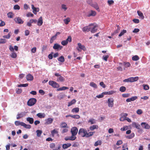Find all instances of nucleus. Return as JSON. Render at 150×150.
<instances>
[{"label":"nucleus","mask_w":150,"mask_h":150,"mask_svg":"<svg viewBox=\"0 0 150 150\" xmlns=\"http://www.w3.org/2000/svg\"><path fill=\"white\" fill-rule=\"evenodd\" d=\"M14 14L12 12H9L7 13V16L8 18H12Z\"/></svg>","instance_id":"e433bc0d"},{"label":"nucleus","mask_w":150,"mask_h":150,"mask_svg":"<svg viewBox=\"0 0 150 150\" xmlns=\"http://www.w3.org/2000/svg\"><path fill=\"white\" fill-rule=\"evenodd\" d=\"M37 101L36 99L35 98H31L27 102V105L29 106H31L34 105Z\"/></svg>","instance_id":"f03ea898"},{"label":"nucleus","mask_w":150,"mask_h":150,"mask_svg":"<svg viewBox=\"0 0 150 150\" xmlns=\"http://www.w3.org/2000/svg\"><path fill=\"white\" fill-rule=\"evenodd\" d=\"M49 84L55 88H58L59 86V85L58 83L55 81H50L49 82Z\"/></svg>","instance_id":"7ed1b4c3"},{"label":"nucleus","mask_w":150,"mask_h":150,"mask_svg":"<svg viewBox=\"0 0 150 150\" xmlns=\"http://www.w3.org/2000/svg\"><path fill=\"white\" fill-rule=\"evenodd\" d=\"M89 85L95 88H98V86H97V85L95 83H94L93 82H90L89 84Z\"/></svg>","instance_id":"b1692460"},{"label":"nucleus","mask_w":150,"mask_h":150,"mask_svg":"<svg viewBox=\"0 0 150 150\" xmlns=\"http://www.w3.org/2000/svg\"><path fill=\"white\" fill-rule=\"evenodd\" d=\"M43 23V21L42 19V17H40L39 18L38 20V25L39 26L41 25Z\"/></svg>","instance_id":"4be33fe9"},{"label":"nucleus","mask_w":150,"mask_h":150,"mask_svg":"<svg viewBox=\"0 0 150 150\" xmlns=\"http://www.w3.org/2000/svg\"><path fill=\"white\" fill-rule=\"evenodd\" d=\"M87 133L88 132L86 129L82 128L79 130L78 134L83 137H87Z\"/></svg>","instance_id":"f257e3e1"},{"label":"nucleus","mask_w":150,"mask_h":150,"mask_svg":"<svg viewBox=\"0 0 150 150\" xmlns=\"http://www.w3.org/2000/svg\"><path fill=\"white\" fill-rule=\"evenodd\" d=\"M127 32V30H123L120 33L119 35V37H121L125 33Z\"/></svg>","instance_id":"c03bdc74"},{"label":"nucleus","mask_w":150,"mask_h":150,"mask_svg":"<svg viewBox=\"0 0 150 150\" xmlns=\"http://www.w3.org/2000/svg\"><path fill=\"white\" fill-rule=\"evenodd\" d=\"M6 42V41L5 39L1 38L0 39V44L5 43Z\"/></svg>","instance_id":"6e6d98bb"},{"label":"nucleus","mask_w":150,"mask_h":150,"mask_svg":"<svg viewBox=\"0 0 150 150\" xmlns=\"http://www.w3.org/2000/svg\"><path fill=\"white\" fill-rule=\"evenodd\" d=\"M61 127L62 128H68L67 124L65 122H62L61 123L60 125Z\"/></svg>","instance_id":"2f4dec72"},{"label":"nucleus","mask_w":150,"mask_h":150,"mask_svg":"<svg viewBox=\"0 0 150 150\" xmlns=\"http://www.w3.org/2000/svg\"><path fill=\"white\" fill-rule=\"evenodd\" d=\"M129 82H132L137 81L139 79L138 77H131L129 78Z\"/></svg>","instance_id":"4468645a"},{"label":"nucleus","mask_w":150,"mask_h":150,"mask_svg":"<svg viewBox=\"0 0 150 150\" xmlns=\"http://www.w3.org/2000/svg\"><path fill=\"white\" fill-rule=\"evenodd\" d=\"M133 125L136 128L138 129H140V125L139 124L136 122H134L133 123Z\"/></svg>","instance_id":"58836bf2"},{"label":"nucleus","mask_w":150,"mask_h":150,"mask_svg":"<svg viewBox=\"0 0 150 150\" xmlns=\"http://www.w3.org/2000/svg\"><path fill=\"white\" fill-rule=\"evenodd\" d=\"M53 48L54 50H61L62 48V47L57 43H55L54 44Z\"/></svg>","instance_id":"9d476101"},{"label":"nucleus","mask_w":150,"mask_h":150,"mask_svg":"<svg viewBox=\"0 0 150 150\" xmlns=\"http://www.w3.org/2000/svg\"><path fill=\"white\" fill-rule=\"evenodd\" d=\"M20 7L18 5H15L13 6V9L14 10H19L20 9Z\"/></svg>","instance_id":"603ef678"},{"label":"nucleus","mask_w":150,"mask_h":150,"mask_svg":"<svg viewBox=\"0 0 150 150\" xmlns=\"http://www.w3.org/2000/svg\"><path fill=\"white\" fill-rule=\"evenodd\" d=\"M93 25V24H91L89 25L84 27L82 29V30L83 32L87 31L88 32L91 29V26Z\"/></svg>","instance_id":"423d86ee"},{"label":"nucleus","mask_w":150,"mask_h":150,"mask_svg":"<svg viewBox=\"0 0 150 150\" xmlns=\"http://www.w3.org/2000/svg\"><path fill=\"white\" fill-rule=\"evenodd\" d=\"M10 36L11 35L10 34V33H9L8 35H4L3 36V37L6 39H9L10 38Z\"/></svg>","instance_id":"0e129e2a"},{"label":"nucleus","mask_w":150,"mask_h":150,"mask_svg":"<svg viewBox=\"0 0 150 150\" xmlns=\"http://www.w3.org/2000/svg\"><path fill=\"white\" fill-rule=\"evenodd\" d=\"M58 132L55 129L51 131V134L53 137H54L55 134H58Z\"/></svg>","instance_id":"ea45409f"},{"label":"nucleus","mask_w":150,"mask_h":150,"mask_svg":"<svg viewBox=\"0 0 150 150\" xmlns=\"http://www.w3.org/2000/svg\"><path fill=\"white\" fill-rule=\"evenodd\" d=\"M98 126L97 125H93L92 126H91L90 127L89 129L91 130H93L95 129H98Z\"/></svg>","instance_id":"c85d7f7f"},{"label":"nucleus","mask_w":150,"mask_h":150,"mask_svg":"<svg viewBox=\"0 0 150 150\" xmlns=\"http://www.w3.org/2000/svg\"><path fill=\"white\" fill-rule=\"evenodd\" d=\"M122 148H125V149L128 150V148L127 147V143L124 144L122 146Z\"/></svg>","instance_id":"bf43d9fd"},{"label":"nucleus","mask_w":150,"mask_h":150,"mask_svg":"<svg viewBox=\"0 0 150 150\" xmlns=\"http://www.w3.org/2000/svg\"><path fill=\"white\" fill-rule=\"evenodd\" d=\"M143 87H144V89L145 90H148L149 88V87L148 85H143Z\"/></svg>","instance_id":"680f3d73"},{"label":"nucleus","mask_w":150,"mask_h":150,"mask_svg":"<svg viewBox=\"0 0 150 150\" xmlns=\"http://www.w3.org/2000/svg\"><path fill=\"white\" fill-rule=\"evenodd\" d=\"M103 96L104 94L103 93L100 94L96 96V97L98 98H103Z\"/></svg>","instance_id":"69168bd1"},{"label":"nucleus","mask_w":150,"mask_h":150,"mask_svg":"<svg viewBox=\"0 0 150 150\" xmlns=\"http://www.w3.org/2000/svg\"><path fill=\"white\" fill-rule=\"evenodd\" d=\"M90 5L92 6V7H94L95 8L96 10H97L98 11H100L99 8V6L96 3H95L93 4H92L91 3V0H90Z\"/></svg>","instance_id":"1a4fd4ad"},{"label":"nucleus","mask_w":150,"mask_h":150,"mask_svg":"<svg viewBox=\"0 0 150 150\" xmlns=\"http://www.w3.org/2000/svg\"><path fill=\"white\" fill-rule=\"evenodd\" d=\"M22 126L26 129H30L31 127V126L30 125H27L25 123L23 122L22 124Z\"/></svg>","instance_id":"a878e982"},{"label":"nucleus","mask_w":150,"mask_h":150,"mask_svg":"<svg viewBox=\"0 0 150 150\" xmlns=\"http://www.w3.org/2000/svg\"><path fill=\"white\" fill-rule=\"evenodd\" d=\"M141 125L142 127L145 129H149L150 128V126L145 122H142Z\"/></svg>","instance_id":"f8f14e48"},{"label":"nucleus","mask_w":150,"mask_h":150,"mask_svg":"<svg viewBox=\"0 0 150 150\" xmlns=\"http://www.w3.org/2000/svg\"><path fill=\"white\" fill-rule=\"evenodd\" d=\"M126 90V88L125 86L121 87L120 88V91L121 92H124Z\"/></svg>","instance_id":"de8ad7c7"},{"label":"nucleus","mask_w":150,"mask_h":150,"mask_svg":"<svg viewBox=\"0 0 150 150\" xmlns=\"http://www.w3.org/2000/svg\"><path fill=\"white\" fill-rule=\"evenodd\" d=\"M78 45L79 48H80V49L84 51L86 50V48L83 45H82L81 43H78Z\"/></svg>","instance_id":"a211bd4d"},{"label":"nucleus","mask_w":150,"mask_h":150,"mask_svg":"<svg viewBox=\"0 0 150 150\" xmlns=\"http://www.w3.org/2000/svg\"><path fill=\"white\" fill-rule=\"evenodd\" d=\"M69 89V88L65 86H63L62 87L59 88L57 89V91H62V90H64L66 89Z\"/></svg>","instance_id":"c9c22d12"},{"label":"nucleus","mask_w":150,"mask_h":150,"mask_svg":"<svg viewBox=\"0 0 150 150\" xmlns=\"http://www.w3.org/2000/svg\"><path fill=\"white\" fill-rule=\"evenodd\" d=\"M32 8L33 10V12L35 14H36L37 12L39 11V8H35L34 6L33 5H31Z\"/></svg>","instance_id":"ddd939ff"},{"label":"nucleus","mask_w":150,"mask_h":150,"mask_svg":"<svg viewBox=\"0 0 150 150\" xmlns=\"http://www.w3.org/2000/svg\"><path fill=\"white\" fill-rule=\"evenodd\" d=\"M71 137V141H74L75 140L76 138V137L75 135H73V134H72V135L71 136H70Z\"/></svg>","instance_id":"5fc2aeb1"},{"label":"nucleus","mask_w":150,"mask_h":150,"mask_svg":"<svg viewBox=\"0 0 150 150\" xmlns=\"http://www.w3.org/2000/svg\"><path fill=\"white\" fill-rule=\"evenodd\" d=\"M139 59V57L137 55H135L132 57V60L134 61H137Z\"/></svg>","instance_id":"f704fd0d"},{"label":"nucleus","mask_w":150,"mask_h":150,"mask_svg":"<svg viewBox=\"0 0 150 150\" xmlns=\"http://www.w3.org/2000/svg\"><path fill=\"white\" fill-rule=\"evenodd\" d=\"M26 120L27 121L29 122L30 124H32L34 122L33 119L30 117H28L26 118Z\"/></svg>","instance_id":"5701e85b"},{"label":"nucleus","mask_w":150,"mask_h":150,"mask_svg":"<svg viewBox=\"0 0 150 150\" xmlns=\"http://www.w3.org/2000/svg\"><path fill=\"white\" fill-rule=\"evenodd\" d=\"M137 13L139 16L141 17L142 19H144V16L143 13L141 11H137Z\"/></svg>","instance_id":"c756f323"},{"label":"nucleus","mask_w":150,"mask_h":150,"mask_svg":"<svg viewBox=\"0 0 150 150\" xmlns=\"http://www.w3.org/2000/svg\"><path fill=\"white\" fill-rule=\"evenodd\" d=\"M88 122V123H90L91 124H93L96 123V121L94 119L92 118L90 119Z\"/></svg>","instance_id":"79ce46f5"},{"label":"nucleus","mask_w":150,"mask_h":150,"mask_svg":"<svg viewBox=\"0 0 150 150\" xmlns=\"http://www.w3.org/2000/svg\"><path fill=\"white\" fill-rule=\"evenodd\" d=\"M96 27L97 26H94L93 25V26H91V29H90V30L92 33H94L96 32L97 30V29L96 28Z\"/></svg>","instance_id":"f3484780"},{"label":"nucleus","mask_w":150,"mask_h":150,"mask_svg":"<svg viewBox=\"0 0 150 150\" xmlns=\"http://www.w3.org/2000/svg\"><path fill=\"white\" fill-rule=\"evenodd\" d=\"M95 133V132H90L87 133V137H88L92 136Z\"/></svg>","instance_id":"3c124183"},{"label":"nucleus","mask_w":150,"mask_h":150,"mask_svg":"<svg viewBox=\"0 0 150 150\" xmlns=\"http://www.w3.org/2000/svg\"><path fill=\"white\" fill-rule=\"evenodd\" d=\"M70 21V19L69 18H67L66 19L64 20V23L67 25L68 24Z\"/></svg>","instance_id":"a19ab883"},{"label":"nucleus","mask_w":150,"mask_h":150,"mask_svg":"<svg viewBox=\"0 0 150 150\" xmlns=\"http://www.w3.org/2000/svg\"><path fill=\"white\" fill-rule=\"evenodd\" d=\"M23 122H20L19 121H16L15 122V124L16 126H18L21 125L22 126V123H23Z\"/></svg>","instance_id":"a18cd8bd"},{"label":"nucleus","mask_w":150,"mask_h":150,"mask_svg":"<svg viewBox=\"0 0 150 150\" xmlns=\"http://www.w3.org/2000/svg\"><path fill=\"white\" fill-rule=\"evenodd\" d=\"M36 132L37 133V136L38 137H40L42 133V131L41 130H37L36 131Z\"/></svg>","instance_id":"7c9ffc66"},{"label":"nucleus","mask_w":150,"mask_h":150,"mask_svg":"<svg viewBox=\"0 0 150 150\" xmlns=\"http://www.w3.org/2000/svg\"><path fill=\"white\" fill-rule=\"evenodd\" d=\"M25 112H22L20 113H18L17 115V119L18 120L21 118L23 117L25 115Z\"/></svg>","instance_id":"9b49d317"},{"label":"nucleus","mask_w":150,"mask_h":150,"mask_svg":"<svg viewBox=\"0 0 150 150\" xmlns=\"http://www.w3.org/2000/svg\"><path fill=\"white\" fill-rule=\"evenodd\" d=\"M53 120V118H48L46 120V123L47 124H50L52 123Z\"/></svg>","instance_id":"6ab92c4d"},{"label":"nucleus","mask_w":150,"mask_h":150,"mask_svg":"<svg viewBox=\"0 0 150 150\" xmlns=\"http://www.w3.org/2000/svg\"><path fill=\"white\" fill-rule=\"evenodd\" d=\"M122 96L124 98H127L129 97L130 96L129 93H124L122 94Z\"/></svg>","instance_id":"4d7b16f0"},{"label":"nucleus","mask_w":150,"mask_h":150,"mask_svg":"<svg viewBox=\"0 0 150 150\" xmlns=\"http://www.w3.org/2000/svg\"><path fill=\"white\" fill-rule=\"evenodd\" d=\"M109 56L108 55H104L103 57V59L105 61H107L108 60V59L109 58Z\"/></svg>","instance_id":"09e8293b"},{"label":"nucleus","mask_w":150,"mask_h":150,"mask_svg":"<svg viewBox=\"0 0 150 150\" xmlns=\"http://www.w3.org/2000/svg\"><path fill=\"white\" fill-rule=\"evenodd\" d=\"M76 102V100L75 99H73L70 102H69L68 105V107H69L71 105H72L74 104Z\"/></svg>","instance_id":"393cba45"},{"label":"nucleus","mask_w":150,"mask_h":150,"mask_svg":"<svg viewBox=\"0 0 150 150\" xmlns=\"http://www.w3.org/2000/svg\"><path fill=\"white\" fill-rule=\"evenodd\" d=\"M137 113L138 115H141L143 113V112L142 110L139 109L137 111Z\"/></svg>","instance_id":"052dcab7"},{"label":"nucleus","mask_w":150,"mask_h":150,"mask_svg":"<svg viewBox=\"0 0 150 150\" xmlns=\"http://www.w3.org/2000/svg\"><path fill=\"white\" fill-rule=\"evenodd\" d=\"M55 76L57 77V81L59 82H62L64 81L65 79L58 73H56L54 74Z\"/></svg>","instance_id":"20e7f679"},{"label":"nucleus","mask_w":150,"mask_h":150,"mask_svg":"<svg viewBox=\"0 0 150 150\" xmlns=\"http://www.w3.org/2000/svg\"><path fill=\"white\" fill-rule=\"evenodd\" d=\"M62 8L64 10V11H66L67 9V8L66 5L64 4H62L61 5Z\"/></svg>","instance_id":"49530a36"},{"label":"nucleus","mask_w":150,"mask_h":150,"mask_svg":"<svg viewBox=\"0 0 150 150\" xmlns=\"http://www.w3.org/2000/svg\"><path fill=\"white\" fill-rule=\"evenodd\" d=\"M134 133H131L130 135L126 136V138L128 139H132L133 138L134 136Z\"/></svg>","instance_id":"bb28decb"},{"label":"nucleus","mask_w":150,"mask_h":150,"mask_svg":"<svg viewBox=\"0 0 150 150\" xmlns=\"http://www.w3.org/2000/svg\"><path fill=\"white\" fill-rule=\"evenodd\" d=\"M37 116L40 118H43L45 117V115L44 113H39L37 114Z\"/></svg>","instance_id":"412c9836"},{"label":"nucleus","mask_w":150,"mask_h":150,"mask_svg":"<svg viewBox=\"0 0 150 150\" xmlns=\"http://www.w3.org/2000/svg\"><path fill=\"white\" fill-rule=\"evenodd\" d=\"M28 86V83H25V84H21L20 85H19L18 86L19 87H27Z\"/></svg>","instance_id":"864d4df0"},{"label":"nucleus","mask_w":150,"mask_h":150,"mask_svg":"<svg viewBox=\"0 0 150 150\" xmlns=\"http://www.w3.org/2000/svg\"><path fill=\"white\" fill-rule=\"evenodd\" d=\"M115 92L113 91H111L108 92H103L104 95H112Z\"/></svg>","instance_id":"72a5a7b5"},{"label":"nucleus","mask_w":150,"mask_h":150,"mask_svg":"<svg viewBox=\"0 0 150 150\" xmlns=\"http://www.w3.org/2000/svg\"><path fill=\"white\" fill-rule=\"evenodd\" d=\"M96 14V12L95 11L93 10H91L90 13H88V14L87 15V16L88 17H90L91 16H95Z\"/></svg>","instance_id":"2eb2a0df"},{"label":"nucleus","mask_w":150,"mask_h":150,"mask_svg":"<svg viewBox=\"0 0 150 150\" xmlns=\"http://www.w3.org/2000/svg\"><path fill=\"white\" fill-rule=\"evenodd\" d=\"M71 146V144L70 143H68L67 144H64L62 145V148L64 149H67Z\"/></svg>","instance_id":"aec40b11"},{"label":"nucleus","mask_w":150,"mask_h":150,"mask_svg":"<svg viewBox=\"0 0 150 150\" xmlns=\"http://www.w3.org/2000/svg\"><path fill=\"white\" fill-rule=\"evenodd\" d=\"M68 43V42L66 40H63L61 42L62 44L64 46L66 45Z\"/></svg>","instance_id":"13d9d810"},{"label":"nucleus","mask_w":150,"mask_h":150,"mask_svg":"<svg viewBox=\"0 0 150 150\" xmlns=\"http://www.w3.org/2000/svg\"><path fill=\"white\" fill-rule=\"evenodd\" d=\"M114 100L112 98H109L108 100L107 103L109 107L112 108L114 105Z\"/></svg>","instance_id":"39448f33"},{"label":"nucleus","mask_w":150,"mask_h":150,"mask_svg":"<svg viewBox=\"0 0 150 150\" xmlns=\"http://www.w3.org/2000/svg\"><path fill=\"white\" fill-rule=\"evenodd\" d=\"M50 147L51 149H53L55 147V144L54 143H51L50 144Z\"/></svg>","instance_id":"774afa93"},{"label":"nucleus","mask_w":150,"mask_h":150,"mask_svg":"<svg viewBox=\"0 0 150 150\" xmlns=\"http://www.w3.org/2000/svg\"><path fill=\"white\" fill-rule=\"evenodd\" d=\"M14 20L16 23L19 24H22L24 22L21 18L19 17L15 18Z\"/></svg>","instance_id":"6e6552de"},{"label":"nucleus","mask_w":150,"mask_h":150,"mask_svg":"<svg viewBox=\"0 0 150 150\" xmlns=\"http://www.w3.org/2000/svg\"><path fill=\"white\" fill-rule=\"evenodd\" d=\"M71 131L72 134L76 136L78 132V130L77 127H74L71 129Z\"/></svg>","instance_id":"0eeeda50"},{"label":"nucleus","mask_w":150,"mask_h":150,"mask_svg":"<svg viewBox=\"0 0 150 150\" xmlns=\"http://www.w3.org/2000/svg\"><path fill=\"white\" fill-rule=\"evenodd\" d=\"M102 144V142L100 140H98L94 144V145L95 146H96L98 145H101Z\"/></svg>","instance_id":"4c0bfd02"},{"label":"nucleus","mask_w":150,"mask_h":150,"mask_svg":"<svg viewBox=\"0 0 150 150\" xmlns=\"http://www.w3.org/2000/svg\"><path fill=\"white\" fill-rule=\"evenodd\" d=\"M58 60L61 62H64L65 59L64 57L62 56L58 58Z\"/></svg>","instance_id":"473e14b6"},{"label":"nucleus","mask_w":150,"mask_h":150,"mask_svg":"<svg viewBox=\"0 0 150 150\" xmlns=\"http://www.w3.org/2000/svg\"><path fill=\"white\" fill-rule=\"evenodd\" d=\"M122 143V142L121 140H118L116 144L117 145L119 146Z\"/></svg>","instance_id":"338daca9"},{"label":"nucleus","mask_w":150,"mask_h":150,"mask_svg":"<svg viewBox=\"0 0 150 150\" xmlns=\"http://www.w3.org/2000/svg\"><path fill=\"white\" fill-rule=\"evenodd\" d=\"M26 79L27 81H33V77L31 74H29L26 76Z\"/></svg>","instance_id":"dca6fc26"},{"label":"nucleus","mask_w":150,"mask_h":150,"mask_svg":"<svg viewBox=\"0 0 150 150\" xmlns=\"http://www.w3.org/2000/svg\"><path fill=\"white\" fill-rule=\"evenodd\" d=\"M79 111V108L77 107L73 108L71 111V112L73 113H78Z\"/></svg>","instance_id":"cd10ccee"},{"label":"nucleus","mask_w":150,"mask_h":150,"mask_svg":"<svg viewBox=\"0 0 150 150\" xmlns=\"http://www.w3.org/2000/svg\"><path fill=\"white\" fill-rule=\"evenodd\" d=\"M71 117L74 119H78L80 118V116L78 115H72Z\"/></svg>","instance_id":"8fccbe9b"},{"label":"nucleus","mask_w":150,"mask_h":150,"mask_svg":"<svg viewBox=\"0 0 150 150\" xmlns=\"http://www.w3.org/2000/svg\"><path fill=\"white\" fill-rule=\"evenodd\" d=\"M12 52L10 55V56L12 58H15L17 57V54L14 52Z\"/></svg>","instance_id":"37998d69"},{"label":"nucleus","mask_w":150,"mask_h":150,"mask_svg":"<svg viewBox=\"0 0 150 150\" xmlns=\"http://www.w3.org/2000/svg\"><path fill=\"white\" fill-rule=\"evenodd\" d=\"M108 4L109 5H111L113 4L114 3V1L112 0H108Z\"/></svg>","instance_id":"e2e57ef3"}]
</instances>
